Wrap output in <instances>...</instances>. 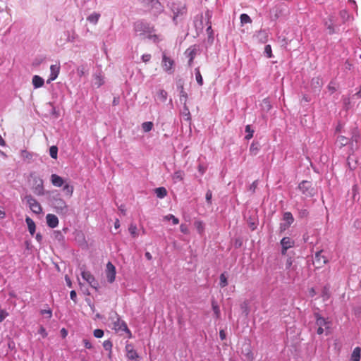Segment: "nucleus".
<instances>
[{
	"instance_id": "1",
	"label": "nucleus",
	"mask_w": 361,
	"mask_h": 361,
	"mask_svg": "<svg viewBox=\"0 0 361 361\" xmlns=\"http://www.w3.org/2000/svg\"><path fill=\"white\" fill-rule=\"evenodd\" d=\"M141 2L154 16H159L164 11V6L159 0H141Z\"/></svg>"
},
{
	"instance_id": "2",
	"label": "nucleus",
	"mask_w": 361,
	"mask_h": 361,
	"mask_svg": "<svg viewBox=\"0 0 361 361\" xmlns=\"http://www.w3.org/2000/svg\"><path fill=\"white\" fill-rule=\"evenodd\" d=\"M133 27L135 32L140 35L151 34L154 30V27L153 26H151L149 23L143 20L136 21L134 23Z\"/></svg>"
},
{
	"instance_id": "3",
	"label": "nucleus",
	"mask_w": 361,
	"mask_h": 361,
	"mask_svg": "<svg viewBox=\"0 0 361 361\" xmlns=\"http://www.w3.org/2000/svg\"><path fill=\"white\" fill-rule=\"evenodd\" d=\"M27 204H28L30 210L36 214H40L42 212V207L39 202L34 198L31 195H27L25 197Z\"/></svg>"
},
{
	"instance_id": "4",
	"label": "nucleus",
	"mask_w": 361,
	"mask_h": 361,
	"mask_svg": "<svg viewBox=\"0 0 361 361\" xmlns=\"http://www.w3.org/2000/svg\"><path fill=\"white\" fill-rule=\"evenodd\" d=\"M298 188L305 197H313L316 194L315 189L312 187V184L307 180L302 181Z\"/></svg>"
},
{
	"instance_id": "5",
	"label": "nucleus",
	"mask_w": 361,
	"mask_h": 361,
	"mask_svg": "<svg viewBox=\"0 0 361 361\" xmlns=\"http://www.w3.org/2000/svg\"><path fill=\"white\" fill-rule=\"evenodd\" d=\"M53 206L58 214H66L68 212V205L62 198H54Z\"/></svg>"
},
{
	"instance_id": "6",
	"label": "nucleus",
	"mask_w": 361,
	"mask_h": 361,
	"mask_svg": "<svg viewBox=\"0 0 361 361\" xmlns=\"http://www.w3.org/2000/svg\"><path fill=\"white\" fill-rule=\"evenodd\" d=\"M322 250H319L315 253V257L313 260V265L315 269L322 268L327 262L326 257L322 255Z\"/></svg>"
},
{
	"instance_id": "7",
	"label": "nucleus",
	"mask_w": 361,
	"mask_h": 361,
	"mask_svg": "<svg viewBox=\"0 0 361 361\" xmlns=\"http://www.w3.org/2000/svg\"><path fill=\"white\" fill-rule=\"evenodd\" d=\"M44 182L40 178H35L34 186L32 188L33 192L37 196H42L44 195Z\"/></svg>"
},
{
	"instance_id": "8",
	"label": "nucleus",
	"mask_w": 361,
	"mask_h": 361,
	"mask_svg": "<svg viewBox=\"0 0 361 361\" xmlns=\"http://www.w3.org/2000/svg\"><path fill=\"white\" fill-rule=\"evenodd\" d=\"M162 67L163 69L169 73H173L174 61L171 58L168 57L165 53L162 55Z\"/></svg>"
},
{
	"instance_id": "9",
	"label": "nucleus",
	"mask_w": 361,
	"mask_h": 361,
	"mask_svg": "<svg viewBox=\"0 0 361 361\" xmlns=\"http://www.w3.org/2000/svg\"><path fill=\"white\" fill-rule=\"evenodd\" d=\"M116 267L115 266L110 262L106 264V276L107 281L111 283L115 281L116 279Z\"/></svg>"
},
{
	"instance_id": "10",
	"label": "nucleus",
	"mask_w": 361,
	"mask_h": 361,
	"mask_svg": "<svg viewBox=\"0 0 361 361\" xmlns=\"http://www.w3.org/2000/svg\"><path fill=\"white\" fill-rule=\"evenodd\" d=\"M283 220L285 223L281 224L280 225V230L281 232L290 227L294 221V218L290 212H287L283 214Z\"/></svg>"
},
{
	"instance_id": "11",
	"label": "nucleus",
	"mask_w": 361,
	"mask_h": 361,
	"mask_svg": "<svg viewBox=\"0 0 361 361\" xmlns=\"http://www.w3.org/2000/svg\"><path fill=\"white\" fill-rule=\"evenodd\" d=\"M82 277L84 280H85L91 287L97 289L98 286V283L95 280L94 276L88 271H83L81 274Z\"/></svg>"
},
{
	"instance_id": "12",
	"label": "nucleus",
	"mask_w": 361,
	"mask_h": 361,
	"mask_svg": "<svg viewBox=\"0 0 361 361\" xmlns=\"http://www.w3.org/2000/svg\"><path fill=\"white\" fill-rule=\"evenodd\" d=\"M295 242L289 237H284L281 240V245L282 246L281 253L286 255L288 249L294 246Z\"/></svg>"
},
{
	"instance_id": "13",
	"label": "nucleus",
	"mask_w": 361,
	"mask_h": 361,
	"mask_svg": "<svg viewBox=\"0 0 361 361\" xmlns=\"http://www.w3.org/2000/svg\"><path fill=\"white\" fill-rule=\"evenodd\" d=\"M126 352L128 360H137L139 358V355L132 344H127L126 345Z\"/></svg>"
},
{
	"instance_id": "14",
	"label": "nucleus",
	"mask_w": 361,
	"mask_h": 361,
	"mask_svg": "<svg viewBox=\"0 0 361 361\" xmlns=\"http://www.w3.org/2000/svg\"><path fill=\"white\" fill-rule=\"evenodd\" d=\"M60 72V65L58 64H54L50 66V76L49 80H47V82H50L51 81H53L56 79Z\"/></svg>"
},
{
	"instance_id": "15",
	"label": "nucleus",
	"mask_w": 361,
	"mask_h": 361,
	"mask_svg": "<svg viewBox=\"0 0 361 361\" xmlns=\"http://www.w3.org/2000/svg\"><path fill=\"white\" fill-rule=\"evenodd\" d=\"M47 224L51 228H56L59 225L58 217L52 214H48L46 216Z\"/></svg>"
},
{
	"instance_id": "16",
	"label": "nucleus",
	"mask_w": 361,
	"mask_h": 361,
	"mask_svg": "<svg viewBox=\"0 0 361 361\" xmlns=\"http://www.w3.org/2000/svg\"><path fill=\"white\" fill-rule=\"evenodd\" d=\"M311 87L316 92H319L322 85L323 81L322 79L319 77H314L311 80Z\"/></svg>"
},
{
	"instance_id": "17",
	"label": "nucleus",
	"mask_w": 361,
	"mask_h": 361,
	"mask_svg": "<svg viewBox=\"0 0 361 361\" xmlns=\"http://www.w3.org/2000/svg\"><path fill=\"white\" fill-rule=\"evenodd\" d=\"M51 182L56 187H61L64 184L63 179L57 174H52L51 176Z\"/></svg>"
},
{
	"instance_id": "18",
	"label": "nucleus",
	"mask_w": 361,
	"mask_h": 361,
	"mask_svg": "<svg viewBox=\"0 0 361 361\" xmlns=\"http://www.w3.org/2000/svg\"><path fill=\"white\" fill-rule=\"evenodd\" d=\"M115 326L118 330L126 331L128 334V338H131V332L125 322L118 320L117 323H115Z\"/></svg>"
},
{
	"instance_id": "19",
	"label": "nucleus",
	"mask_w": 361,
	"mask_h": 361,
	"mask_svg": "<svg viewBox=\"0 0 361 361\" xmlns=\"http://www.w3.org/2000/svg\"><path fill=\"white\" fill-rule=\"evenodd\" d=\"M316 324L318 326H325L326 329H329V322H328L324 317H321L319 314H315Z\"/></svg>"
},
{
	"instance_id": "20",
	"label": "nucleus",
	"mask_w": 361,
	"mask_h": 361,
	"mask_svg": "<svg viewBox=\"0 0 361 361\" xmlns=\"http://www.w3.org/2000/svg\"><path fill=\"white\" fill-rule=\"evenodd\" d=\"M25 222L27 225V228H28V231H29L30 233L32 235H33L35 232V229H36L35 223L31 218H30L28 216H27L25 218Z\"/></svg>"
},
{
	"instance_id": "21",
	"label": "nucleus",
	"mask_w": 361,
	"mask_h": 361,
	"mask_svg": "<svg viewBox=\"0 0 361 361\" xmlns=\"http://www.w3.org/2000/svg\"><path fill=\"white\" fill-rule=\"evenodd\" d=\"M360 357H361V348L360 347L355 348L351 354V360L352 361H360Z\"/></svg>"
},
{
	"instance_id": "22",
	"label": "nucleus",
	"mask_w": 361,
	"mask_h": 361,
	"mask_svg": "<svg viewBox=\"0 0 361 361\" xmlns=\"http://www.w3.org/2000/svg\"><path fill=\"white\" fill-rule=\"evenodd\" d=\"M185 54L189 58L188 65L191 66L196 55L195 49H188L185 51Z\"/></svg>"
},
{
	"instance_id": "23",
	"label": "nucleus",
	"mask_w": 361,
	"mask_h": 361,
	"mask_svg": "<svg viewBox=\"0 0 361 361\" xmlns=\"http://www.w3.org/2000/svg\"><path fill=\"white\" fill-rule=\"evenodd\" d=\"M32 84L35 88L41 87L44 85V80L39 75L32 78Z\"/></svg>"
},
{
	"instance_id": "24",
	"label": "nucleus",
	"mask_w": 361,
	"mask_h": 361,
	"mask_svg": "<svg viewBox=\"0 0 361 361\" xmlns=\"http://www.w3.org/2000/svg\"><path fill=\"white\" fill-rule=\"evenodd\" d=\"M155 194L159 198H164L167 195V190L164 187H159L155 189Z\"/></svg>"
},
{
	"instance_id": "25",
	"label": "nucleus",
	"mask_w": 361,
	"mask_h": 361,
	"mask_svg": "<svg viewBox=\"0 0 361 361\" xmlns=\"http://www.w3.org/2000/svg\"><path fill=\"white\" fill-rule=\"evenodd\" d=\"M185 173L183 171H176L173 175V179L175 181H182L183 180Z\"/></svg>"
},
{
	"instance_id": "26",
	"label": "nucleus",
	"mask_w": 361,
	"mask_h": 361,
	"mask_svg": "<svg viewBox=\"0 0 361 361\" xmlns=\"http://www.w3.org/2000/svg\"><path fill=\"white\" fill-rule=\"evenodd\" d=\"M73 186L66 183L63 185V190L65 194L69 197H71L73 193Z\"/></svg>"
},
{
	"instance_id": "27",
	"label": "nucleus",
	"mask_w": 361,
	"mask_h": 361,
	"mask_svg": "<svg viewBox=\"0 0 361 361\" xmlns=\"http://www.w3.org/2000/svg\"><path fill=\"white\" fill-rule=\"evenodd\" d=\"M194 225L200 234H202L204 231V224L202 221H197Z\"/></svg>"
},
{
	"instance_id": "28",
	"label": "nucleus",
	"mask_w": 361,
	"mask_h": 361,
	"mask_svg": "<svg viewBox=\"0 0 361 361\" xmlns=\"http://www.w3.org/2000/svg\"><path fill=\"white\" fill-rule=\"evenodd\" d=\"M99 17L100 15L99 13H94L87 17V20L93 24H96L98 22Z\"/></svg>"
},
{
	"instance_id": "29",
	"label": "nucleus",
	"mask_w": 361,
	"mask_h": 361,
	"mask_svg": "<svg viewBox=\"0 0 361 361\" xmlns=\"http://www.w3.org/2000/svg\"><path fill=\"white\" fill-rule=\"evenodd\" d=\"M187 99H188V94L185 92L183 87H181V90L180 92V101L183 103V105H187Z\"/></svg>"
},
{
	"instance_id": "30",
	"label": "nucleus",
	"mask_w": 361,
	"mask_h": 361,
	"mask_svg": "<svg viewBox=\"0 0 361 361\" xmlns=\"http://www.w3.org/2000/svg\"><path fill=\"white\" fill-rule=\"evenodd\" d=\"M153 126L154 125H153L152 122L147 121V122H144L142 124V130H144V132L147 133V132H149L152 129Z\"/></svg>"
},
{
	"instance_id": "31",
	"label": "nucleus",
	"mask_w": 361,
	"mask_h": 361,
	"mask_svg": "<svg viewBox=\"0 0 361 361\" xmlns=\"http://www.w3.org/2000/svg\"><path fill=\"white\" fill-rule=\"evenodd\" d=\"M240 23L242 25L252 23V20H251L250 17L247 14H245V13L241 14L240 16Z\"/></svg>"
},
{
	"instance_id": "32",
	"label": "nucleus",
	"mask_w": 361,
	"mask_h": 361,
	"mask_svg": "<svg viewBox=\"0 0 361 361\" xmlns=\"http://www.w3.org/2000/svg\"><path fill=\"white\" fill-rule=\"evenodd\" d=\"M195 78L199 85H203V79L199 68H195Z\"/></svg>"
},
{
	"instance_id": "33",
	"label": "nucleus",
	"mask_w": 361,
	"mask_h": 361,
	"mask_svg": "<svg viewBox=\"0 0 361 361\" xmlns=\"http://www.w3.org/2000/svg\"><path fill=\"white\" fill-rule=\"evenodd\" d=\"M212 310L214 311V313L217 319L220 317L221 313H220V309L217 303L214 301L212 302Z\"/></svg>"
},
{
	"instance_id": "34",
	"label": "nucleus",
	"mask_w": 361,
	"mask_h": 361,
	"mask_svg": "<svg viewBox=\"0 0 361 361\" xmlns=\"http://www.w3.org/2000/svg\"><path fill=\"white\" fill-rule=\"evenodd\" d=\"M164 219L166 221H172L173 225H177L179 223V220L173 214H168L164 216Z\"/></svg>"
},
{
	"instance_id": "35",
	"label": "nucleus",
	"mask_w": 361,
	"mask_h": 361,
	"mask_svg": "<svg viewBox=\"0 0 361 361\" xmlns=\"http://www.w3.org/2000/svg\"><path fill=\"white\" fill-rule=\"evenodd\" d=\"M336 142L340 145L341 147L345 146L348 143V138L343 135H339L337 137Z\"/></svg>"
},
{
	"instance_id": "36",
	"label": "nucleus",
	"mask_w": 361,
	"mask_h": 361,
	"mask_svg": "<svg viewBox=\"0 0 361 361\" xmlns=\"http://www.w3.org/2000/svg\"><path fill=\"white\" fill-rule=\"evenodd\" d=\"M20 157L24 160H30L32 158V154L27 150H22L20 152Z\"/></svg>"
},
{
	"instance_id": "37",
	"label": "nucleus",
	"mask_w": 361,
	"mask_h": 361,
	"mask_svg": "<svg viewBox=\"0 0 361 361\" xmlns=\"http://www.w3.org/2000/svg\"><path fill=\"white\" fill-rule=\"evenodd\" d=\"M259 150V145L257 143H252L250 147V152L252 155H256Z\"/></svg>"
},
{
	"instance_id": "38",
	"label": "nucleus",
	"mask_w": 361,
	"mask_h": 361,
	"mask_svg": "<svg viewBox=\"0 0 361 361\" xmlns=\"http://www.w3.org/2000/svg\"><path fill=\"white\" fill-rule=\"evenodd\" d=\"M219 279H220L219 286L221 288H224L228 285L227 278L224 273H223L220 275Z\"/></svg>"
},
{
	"instance_id": "39",
	"label": "nucleus",
	"mask_w": 361,
	"mask_h": 361,
	"mask_svg": "<svg viewBox=\"0 0 361 361\" xmlns=\"http://www.w3.org/2000/svg\"><path fill=\"white\" fill-rule=\"evenodd\" d=\"M322 297L324 300H326L330 298L329 288L327 286H324L322 291Z\"/></svg>"
},
{
	"instance_id": "40",
	"label": "nucleus",
	"mask_w": 361,
	"mask_h": 361,
	"mask_svg": "<svg viewBox=\"0 0 361 361\" xmlns=\"http://www.w3.org/2000/svg\"><path fill=\"white\" fill-rule=\"evenodd\" d=\"M49 154L51 156V158L53 159H57V155H58V147L56 146H51L50 148H49Z\"/></svg>"
},
{
	"instance_id": "41",
	"label": "nucleus",
	"mask_w": 361,
	"mask_h": 361,
	"mask_svg": "<svg viewBox=\"0 0 361 361\" xmlns=\"http://www.w3.org/2000/svg\"><path fill=\"white\" fill-rule=\"evenodd\" d=\"M245 132L247 133L245 136V139L250 140L253 137L254 130L251 129V126L250 125H247L245 126Z\"/></svg>"
},
{
	"instance_id": "42",
	"label": "nucleus",
	"mask_w": 361,
	"mask_h": 361,
	"mask_svg": "<svg viewBox=\"0 0 361 361\" xmlns=\"http://www.w3.org/2000/svg\"><path fill=\"white\" fill-rule=\"evenodd\" d=\"M129 230V232L130 233V234L134 237H137V227L135 225H133V224H131L128 228Z\"/></svg>"
},
{
	"instance_id": "43",
	"label": "nucleus",
	"mask_w": 361,
	"mask_h": 361,
	"mask_svg": "<svg viewBox=\"0 0 361 361\" xmlns=\"http://www.w3.org/2000/svg\"><path fill=\"white\" fill-rule=\"evenodd\" d=\"M183 110H184L183 114H184V116L185 117V120L190 121V113L189 109L187 106V105L183 106Z\"/></svg>"
},
{
	"instance_id": "44",
	"label": "nucleus",
	"mask_w": 361,
	"mask_h": 361,
	"mask_svg": "<svg viewBox=\"0 0 361 361\" xmlns=\"http://www.w3.org/2000/svg\"><path fill=\"white\" fill-rule=\"evenodd\" d=\"M8 313L3 309H0V323H1L7 317Z\"/></svg>"
},
{
	"instance_id": "45",
	"label": "nucleus",
	"mask_w": 361,
	"mask_h": 361,
	"mask_svg": "<svg viewBox=\"0 0 361 361\" xmlns=\"http://www.w3.org/2000/svg\"><path fill=\"white\" fill-rule=\"evenodd\" d=\"M103 346H104L105 350H109L111 352V348H112V343L110 341H109V340L105 341L103 343Z\"/></svg>"
},
{
	"instance_id": "46",
	"label": "nucleus",
	"mask_w": 361,
	"mask_h": 361,
	"mask_svg": "<svg viewBox=\"0 0 361 361\" xmlns=\"http://www.w3.org/2000/svg\"><path fill=\"white\" fill-rule=\"evenodd\" d=\"M159 97L162 100L165 101L167 97V92L164 90H160L159 91Z\"/></svg>"
},
{
	"instance_id": "47",
	"label": "nucleus",
	"mask_w": 361,
	"mask_h": 361,
	"mask_svg": "<svg viewBox=\"0 0 361 361\" xmlns=\"http://www.w3.org/2000/svg\"><path fill=\"white\" fill-rule=\"evenodd\" d=\"M264 52L267 54L268 58H271L272 56L271 47L269 44L265 46Z\"/></svg>"
},
{
	"instance_id": "48",
	"label": "nucleus",
	"mask_w": 361,
	"mask_h": 361,
	"mask_svg": "<svg viewBox=\"0 0 361 361\" xmlns=\"http://www.w3.org/2000/svg\"><path fill=\"white\" fill-rule=\"evenodd\" d=\"M205 197H206V200H207V203L211 204H212V192L210 190H208L207 191Z\"/></svg>"
},
{
	"instance_id": "49",
	"label": "nucleus",
	"mask_w": 361,
	"mask_h": 361,
	"mask_svg": "<svg viewBox=\"0 0 361 361\" xmlns=\"http://www.w3.org/2000/svg\"><path fill=\"white\" fill-rule=\"evenodd\" d=\"M94 336L96 338H100L103 337V336H104V331L102 329H95L94 331Z\"/></svg>"
},
{
	"instance_id": "50",
	"label": "nucleus",
	"mask_w": 361,
	"mask_h": 361,
	"mask_svg": "<svg viewBox=\"0 0 361 361\" xmlns=\"http://www.w3.org/2000/svg\"><path fill=\"white\" fill-rule=\"evenodd\" d=\"M41 314L47 315V317L50 319L52 317V312L50 309L41 310Z\"/></svg>"
},
{
	"instance_id": "51",
	"label": "nucleus",
	"mask_w": 361,
	"mask_h": 361,
	"mask_svg": "<svg viewBox=\"0 0 361 361\" xmlns=\"http://www.w3.org/2000/svg\"><path fill=\"white\" fill-rule=\"evenodd\" d=\"M309 214V212L307 209H301L300 212H299V217L300 218H306L307 217Z\"/></svg>"
},
{
	"instance_id": "52",
	"label": "nucleus",
	"mask_w": 361,
	"mask_h": 361,
	"mask_svg": "<svg viewBox=\"0 0 361 361\" xmlns=\"http://www.w3.org/2000/svg\"><path fill=\"white\" fill-rule=\"evenodd\" d=\"M38 333H39L40 335H42V336L43 338H46V337L47 336V331H46V329H45V328H44V327H43L42 326H41L39 327V331H38Z\"/></svg>"
},
{
	"instance_id": "53",
	"label": "nucleus",
	"mask_w": 361,
	"mask_h": 361,
	"mask_svg": "<svg viewBox=\"0 0 361 361\" xmlns=\"http://www.w3.org/2000/svg\"><path fill=\"white\" fill-rule=\"evenodd\" d=\"M180 230L182 233L188 234L189 233L187 225L182 224L180 226Z\"/></svg>"
},
{
	"instance_id": "54",
	"label": "nucleus",
	"mask_w": 361,
	"mask_h": 361,
	"mask_svg": "<svg viewBox=\"0 0 361 361\" xmlns=\"http://www.w3.org/2000/svg\"><path fill=\"white\" fill-rule=\"evenodd\" d=\"M151 59V55L149 54H143L142 56V60L145 63H147Z\"/></svg>"
},
{
	"instance_id": "55",
	"label": "nucleus",
	"mask_w": 361,
	"mask_h": 361,
	"mask_svg": "<svg viewBox=\"0 0 361 361\" xmlns=\"http://www.w3.org/2000/svg\"><path fill=\"white\" fill-rule=\"evenodd\" d=\"M245 355H246V357L249 360H253V354H252V351L250 350V349L248 347H247V348L246 350Z\"/></svg>"
},
{
	"instance_id": "56",
	"label": "nucleus",
	"mask_w": 361,
	"mask_h": 361,
	"mask_svg": "<svg viewBox=\"0 0 361 361\" xmlns=\"http://www.w3.org/2000/svg\"><path fill=\"white\" fill-rule=\"evenodd\" d=\"M257 187V180H255L250 186V190H251L252 192V193H254L255 192V190Z\"/></svg>"
},
{
	"instance_id": "57",
	"label": "nucleus",
	"mask_w": 361,
	"mask_h": 361,
	"mask_svg": "<svg viewBox=\"0 0 361 361\" xmlns=\"http://www.w3.org/2000/svg\"><path fill=\"white\" fill-rule=\"evenodd\" d=\"M83 343H84L85 347L87 349H91L92 348V343L87 339H84Z\"/></svg>"
},
{
	"instance_id": "58",
	"label": "nucleus",
	"mask_w": 361,
	"mask_h": 361,
	"mask_svg": "<svg viewBox=\"0 0 361 361\" xmlns=\"http://www.w3.org/2000/svg\"><path fill=\"white\" fill-rule=\"evenodd\" d=\"M70 297H71V299L74 301L75 302H76V299H77V294H76V292L75 290H71V293H70Z\"/></svg>"
},
{
	"instance_id": "59",
	"label": "nucleus",
	"mask_w": 361,
	"mask_h": 361,
	"mask_svg": "<svg viewBox=\"0 0 361 361\" xmlns=\"http://www.w3.org/2000/svg\"><path fill=\"white\" fill-rule=\"evenodd\" d=\"M293 264V259L291 257H289L286 260V269H289Z\"/></svg>"
},
{
	"instance_id": "60",
	"label": "nucleus",
	"mask_w": 361,
	"mask_h": 361,
	"mask_svg": "<svg viewBox=\"0 0 361 361\" xmlns=\"http://www.w3.org/2000/svg\"><path fill=\"white\" fill-rule=\"evenodd\" d=\"M206 170H207V168L204 167V166H202V165L198 166V171H199V172H200L201 174H204L205 173Z\"/></svg>"
},
{
	"instance_id": "61",
	"label": "nucleus",
	"mask_w": 361,
	"mask_h": 361,
	"mask_svg": "<svg viewBox=\"0 0 361 361\" xmlns=\"http://www.w3.org/2000/svg\"><path fill=\"white\" fill-rule=\"evenodd\" d=\"M219 336H220V338L221 340H224L226 338V333L224 331V330H220L219 331Z\"/></svg>"
},
{
	"instance_id": "62",
	"label": "nucleus",
	"mask_w": 361,
	"mask_h": 361,
	"mask_svg": "<svg viewBox=\"0 0 361 361\" xmlns=\"http://www.w3.org/2000/svg\"><path fill=\"white\" fill-rule=\"evenodd\" d=\"M148 37L149 39H152L154 40V42H158L159 41V37L157 35H151L150 34H149Z\"/></svg>"
},
{
	"instance_id": "63",
	"label": "nucleus",
	"mask_w": 361,
	"mask_h": 361,
	"mask_svg": "<svg viewBox=\"0 0 361 361\" xmlns=\"http://www.w3.org/2000/svg\"><path fill=\"white\" fill-rule=\"evenodd\" d=\"M328 89L331 92H334L336 89L334 86L332 85V82H330L329 85H328Z\"/></svg>"
},
{
	"instance_id": "64",
	"label": "nucleus",
	"mask_w": 361,
	"mask_h": 361,
	"mask_svg": "<svg viewBox=\"0 0 361 361\" xmlns=\"http://www.w3.org/2000/svg\"><path fill=\"white\" fill-rule=\"evenodd\" d=\"M309 294L311 297H314L316 295V291L314 288L310 289Z\"/></svg>"
}]
</instances>
